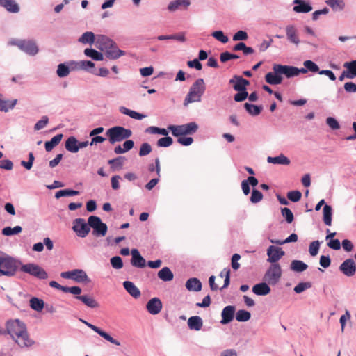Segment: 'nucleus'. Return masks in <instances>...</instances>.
I'll use <instances>...</instances> for the list:
<instances>
[{"instance_id":"44","label":"nucleus","mask_w":356,"mask_h":356,"mask_svg":"<svg viewBox=\"0 0 356 356\" xmlns=\"http://www.w3.org/2000/svg\"><path fill=\"white\" fill-rule=\"evenodd\" d=\"M233 51H242L244 55H250L254 52L252 47H247L244 42H238L233 47Z\"/></svg>"},{"instance_id":"51","label":"nucleus","mask_w":356,"mask_h":356,"mask_svg":"<svg viewBox=\"0 0 356 356\" xmlns=\"http://www.w3.org/2000/svg\"><path fill=\"white\" fill-rule=\"evenodd\" d=\"M79 194V192L78 191H74L72 189H64V190H60L57 191L55 194V197L58 199L61 197H65V196H73V195H77Z\"/></svg>"},{"instance_id":"5","label":"nucleus","mask_w":356,"mask_h":356,"mask_svg":"<svg viewBox=\"0 0 356 356\" xmlns=\"http://www.w3.org/2000/svg\"><path fill=\"white\" fill-rule=\"evenodd\" d=\"M9 44L17 46L21 51L29 56H35L39 51L38 47L33 40H12Z\"/></svg>"},{"instance_id":"20","label":"nucleus","mask_w":356,"mask_h":356,"mask_svg":"<svg viewBox=\"0 0 356 356\" xmlns=\"http://www.w3.org/2000/svg\"><path fill=\"white\" fill-rule=\"evenodd\" d=\"M146 309L149 314H157L162 309V302L159 298H153L147 302Z\"/></svg>"},{"instance_id":"41","label":"nucleus","mask_w":356,"mask_h":356,"mask_svg":"<svg viewBox=\"0 0 356 356\" xmlns=\"http://www.w3.org/2000/svg\"><path fill=\"white\" fill-rule=\"evenodd\" d=\"M79 42L83 44H92L94 42L95 43L96 37L95 34L91 31L85 32L78 40Z\"/></svg>"},{"instance_id":"50","label":"nucleus","mask_w":356,"mask_h":356,"mask_svg":"<svg viewBox=\"0 0 356 356\" xmlns=\"http://www.w3.org/2000/svg\"><path fill=\"white\" fill-rule=\"evenodd\" d=\"M326 3L335 10H342L345 7V3L343 0H327Z\"/></svg>"},{"instance_id":"59","label":"nucleus","mask_w":356,"mask_h":356,"mask_svg":"<svg viewBox=\"0 0 356 356\" xmlns=\"http://www.w3.org/2000/svg\"><path fill=\"white\" fill-rule=\"evenodd\" d=\"M152 150V147L148 143H143L140 145L138 154L140 156H144L151 153Z\"/></svg>"},{"instance_id":"63","label":"nucleus","mask_w":356,"mask_h":356,"mask_svg":"<svg viewBox=\"0 0 356 356\" xmlns=\"http://www.w3.org/2000/svg\"><path fill=\"white\" fill-rule=\"evenodd\" d=\"M49 122V118L47 115H44L42 117L41 120H40L35 125L34 129L35 131H38L44 128Z\"/></svg>"},{"instance_id":"47","label":"nucleus","mask_w":356,"mask_h":356,"mask_svg":"<svg viewBox=\"0 0 356 356\" xmlns=\"http://www.w3.org/2000/svg\"><path fill=\"white\" fill-rule=\"evenodd\" d=\"M22 231V227L21 226H15L14 227H6L2 229V234L3 236H10L15 234H18Z\"/></svg>"},{"instance_id":"21","label":"nucleus","mask_w":356,"mask_h":356,"mask_svg":"<svg viewBox=\"0 0 356 356\" xmlns=\"http://www.w3.org/2000/svg\"><path fill=\"white\" fill-rule=\"evenodd\" d=\"M235 311L236 308L234 306H226L221 313L222 320L220 321V323L225 325L230 323L234 317Z\"/></svg>"},{"instance_id":"17","label":"nucleus","mask_w":356,"mask_h":356,"mask_svg":"<svg viewBox=\"0 0 356 356\" xmlns=\"http://www.w3.org/2000/svg\"><path fill=\"white\" fill-rule=\"evenodd\" d=\"M285 252L282 248L270 245L267 250V255L268 256V261L272 264H277L282 257L284 255Z\"/></svg>"},{"instance_id":"12","label":"nucleus","mask_w":356,"mask_h":356,"mask_svg":"<svg viewBox=\"0 0 356 356\" xmlns=\"http://www.w3.org/2000/svg\"><path fill=\"white\" fill-rule=\"evenodd\" d=\"M80 321L82 322L83 323H84L87 327H88L89 328L92 330L94 332L97 333L99 335H100L102 337H103L105 340H106V341H108L111 342V343L115 344L116 346H120V341H118V340H116L114 338H113L109 334H108L107 332H106L104 330H101L97 326H95V325H92V324L86 321L85 320H83V319H80Z\"/></svg>"},{"instance_id":"39","label":"nucleus","mask_w":356,"mask_h":356,"mask_svg":"<svg viewBox=\"0 0 356 356\" xmlns=\"http://www.w3.org/2000/svg\"><path fill=\"white\" fill-rule=\"evenodd\" d=\"M63 136V134H59L54 136L49 141H47L44 144L46 151L51 152L54 147L60 143Z\"/></svg>"},{"instance_id":"54","label":"nucleus","mask_w":356,"mask_h":356,"mask_svg":"<svg viewBox=\"0 0 356 356\" xmlns=\"http://www.w3.org/2000/svg\"><path fill=\"white\" fill-rule=\"evenodd\" d=\"M282 216L285 218L288 223H291L294 220V216L290 209L284 207L281 209Z\"/></svg>"},{"instance_id":"29","label":"nucleus","mask_w":356,"mask_h":356,"mask_svg":"<svg viewBox=\"0 0 356 356\" xmlns=\"http://www.w3.org/2000/svg\"><path fill=\"white\" fill-rule=\"evenodd\" d=\"M265 80L270 85H279L282 83L283 78L280 74L273 71V72H268L266 74Z\"/></svg>"},{"instance_id":"26","label":"nucleus","mask_w":356,"mask_h":356,"mask_svg":"<svg viewBox=\"0 0 356 356\" xmlns=\"http://www.w3.org/2000/svg\"><path fill=\"white\" fill-rule=\"evenodd\" d=\"M185 286L189 291L198 292L201 291L202 285L199 279L192 277L186 281Z\"/></svg>"},{"instance_id":"31","label":"nucleus","mask_w":356,"mask_h":356,"mask_svg":"<svg viewBox=\"0 0 356 356\" xmlns=\"http://www.w3.org/2000/svg\"><path fill=\"white\" fill-rule=\"evenodd\" d=\"M202 319L198 316H191L188 320V326L191 330L199 331L202 329Z\"/></svg>"},{"instance_id":"16","label":"nucleus","mask_w":356,"mask_h":356,"mask_svg":"<svg viewBox=\"0 0 356 356\" xmlns=\"http://www.w3.org/2000/svg\"><path fill=\"white\" fill-rule=\"evenodd\" d=\"M95 47L101 51H105L107 49L115 47V42L106 35H97L96 36Z\"/></svg>"},{"instance_id":"9","label":"nucleus","mask_w":356,"mask_h":356,"mask_svg":"<svg viewBox=\"0 0 356 356\" xmlns=\"http://www.w3.org/2000/svg\"><path fill=\"white\" fill-rule=\"evenodd\" d=\"M88 225L93 229L92 234L96 236H104L106 234L108 227L101 218L96 216L88 218Z\"/></svg>"},{"instance_id":"64","label":"nucleus","mask_w":356,"mask_h":356,"mask_svg":"<svg viewBox=\"0 0 356 356\" xmlns=\"http://www.w3.org/2000/svg\"><path fill=\"white\" fill-rule=\"evenodd\" d=\"M320 242L318 241H314L309 244V252L312 256H316L319 250Z\"/></svg>"},{"instance_id":"61","label":"nucleus","mask_w":356,"mask_h":356,"mask_svg":"<svg viewBox=\"0 0 356 356\" xmlns=\"http://www.w3.org/2000/svg\"><path fill=\"white\" fill-rule=\"evenodd\" d=\"M302 197V193L299 191H291L287 193V197L293 202H298Z\"/></svg>"},{"instance_id":"58","label":"nucleus","mask_w":356,"mask_h":356,"mask_svg":"<svg viewBox=\"0 0 356 356\" xmlns=\"http://www.w3.org/2000/svg\"><path fill=\"white\" fill-rule=\"evenodd\" d=\"M263 194L261 192L258 191L257 189H253L252 191L250 201L253 204L258 203L261 202L263 199Z\"/></svg>"},{"instance_id":"25","label":"nucleus","mask_w":356,"mask_h":356,"mask_svg":"<svg viewBox=\"0 0 356 356\" xmlns=\"http://www.w3.org/2000/svg\"><path fill=\"white\" fill-rule=\"evenodd\" d=\"M75 298L81 301L87 307L95 309L99 307L98 302L90 295L76 296Z\"/></svg>"},{"instance_id":"18","label":"nucleus","mask_w":356,"mask_h":356,"mask_svg":"<svg viewBox=\"0 0 356 356\" xmlns=\"http://www.w3.org/2000/svg\"><path fill=\"white\" fill-rule=\"evenodd\" d=\"M229 83L232 85L236 91L246 90V86L250 84V81L238 75H234L229 81Z\"/></svg>"},{"instance_id":"62","label":"nucleus","mask_w":356,"mask_h":356,"mask_svg":"<svg viewBox=\"0 0 356 356\" xmlns=\"http://www.w3.org/2000/svg\"><path fill=\"white\" fill-rule=\"evenodd\" d=\"M111 264L113 268L121 269L123 267V261L120 257L115 256L111 259Z\"/></svg>"},{"instance_id":"8","label":"nucleus","mask_w":356,"mask_h":356,"mask_svg":"<svg viewBox=\"0 0 356 356\" xmlns=\"http://www.w3.org/2000/svg\"><path fill=\"white\" fill-rule=\"evenodd\" d=\"M282 269L279 264H272L266 272L264 280L271 285H275L282 277Z\"/></svg>"},{"instance_id":"52","label":"nucleus","mask_w":356,"mask_h":356,"mask_svg":"<svg viewBox=\"0 0 356 356\" xmlns=\"http://www.w3.org/2000/svg\"><path fill=\"white\" fill-rule=\"evenodd\" d=\"M343 67L346 68L352 79L356 77V60L346 62Z\"/></svg>"},{"instance_id":"24","label":"nucleus","mask_w":356,"mask_h":356,"mask_svg":"<svg viewBox=\"0 0 356 356\" xmlns=\"http://www.w3.org/2000/svg\"><path fill=\"white\" fill-rule=\"evenodd\" d=\"M293 3L296 6L293 10L298 13H307L312 10V6L303 0H294Z\"/></svg>"},{"instance_id":"28","label":"nucleus","mask_w":356,"mask_h":356,"mask_svg":"<svg viewBox=\"0 0 356 356\" xmlns=\"http://www.w3.org/2000/svg\"><path fill=\"white\" fill-rule=\"evenodd\" d=\"M123 286L125 290L134 298H138L140 296V291L138 288L131 281H124Z\"/></svg>"},{"instance_id":"38","label":"nucleus","mask_w":356,"mask_h":356,"mask_svg":"<svg viewBox=\"0 0 356 356\" xmlns=\"http://www.w3.org/2000/svg\"><path fill=\"white\" fill-rule=\"evenodd\" d=\"M190 5L189 0H175L171 1L168 6V10L170 12H174L181 6L187 7Z\"/></svg>"},{"instance_id":"22","label":"nucleus","mask_w":356,"mask_h":356,"mask_svg":"<svg viewBox=\"0 0 356 356\" xmlns=\"http://www.w3.org/2000/svg\"><path fill=\"white\" fill-rule=\"evenodd\" d=\"M131 264L136 268H144L146 266L145 259L141 256L137 249H132L131 251Z\"/></svg>"},{"instance_id":"55","label":"nucleus","mask_w":356,"mask_h":356,"mask_svg":"<svg viewBox=\"0 0 356 356\" xmlns=\"http://www.w3.org/2000/svg\"><path fill=\"white\" fill-rule=\"evenodd\" d=\"M173 143V140L170 136H165L158 140L156 145L159 147H168Z\"/></svg>"},{"instance_id":"60","label":"nucleus","mask_w":356,"mask_h":356,"mask_svg":"<svg viewBox=\"0 0 356 356\" xmlns=\"http://www.w3.org/2000/svg\"><path fill=\"white\" fill-rule=\"evenodd\" d=\"M211 35L222 43H227L229 40L228 37L222 31H216L211 33Z\"/></svg>"},{"instance_id":"11","label":"nucleus","mask_w":356,"mask_h":356,"mask_svg":"<svg viewBox=\"0 0 356 356\" xmlns=\"http://www.w3.org/2000/svg\"><path fill=\"white\" fill-rule=\"evenodd\" d=\"M286 38L291 43L298 47L301 41L298 28L294 24H288L285 27Z\"/></svg>"},{"instance_id":"32","label":"nucleus","mask_w":356,"mask_h":356,"mask_svg":"<svg viewBox=\"0 0 356 356\" xmlns=\"http://www.w3.org/2000/svg\"><path fill=\"white\" fill-rule=\"evenodd\" d=\"M125 52L118 49L117 44L115 42V47H111V49H107L105 50V55L107 58L115 60L119 58L121 56L124 55Z\"/></svg>"},{"instance_id":"27","label":"nucleus","mask_w":356,"mask_h":356,"mask_svg":"<svg viewBox=\"0 0 356 356\" xmlns=\"http://www.w3.org/2000/svg\"><path fill=\"white\" fill-rule=\"evenodd\" d=\"M0 6L10 13H17L19 11V6L14 0H0Z\"/></svg>"},{"instance_id":"33","label":"nucleus","mask_w":356,"mask_h":356,"mask_svg":"<svg viewBox=\"0 0 356 356\" xmlns=\"http://www.w3.org/2000/svg\"><path fill=\"white\" fill-rule=\"evenodd\" d=\"M78 140L74 136H70L65 141V149L72 153H76L79 152V147L77 145Z\"/></svg>"},{"instance_id":"43","label":"nucleus","mask_w":356,"mask_h":356,"mask_svg":"<svg viewBox=\"0 0 356 356\" xmlns=\"http://www.w3.org/2000/svg\"><path fill=\"white\" fill-rule=\"evenodd\" d=\"M308 268L307 264L300 260H293L291 264V269L294 272H303Z\"/></svg>"},{"instance_id":"40","label":"nucleus","mask_w":356,"mask_h":356,"mask_svg":"<svg viewBox=\"0 0 356 356\" xmlns=\"http://www.w3.org/2000/svg\"><path fill=\"white\" fill-rule=\"evenodd\" d=\"M244 108L247 112L252 116H257L259 115L263 109L262 106H257L250 103H245Z\"/></svg>"},{"instance_id":"57","label":"nucleus","mask_w":356,"mask_h":356,"mask_svg":"<svg viewBox=\"0 0 356 356\" xmlns=\"http://www.w3.org/2000/svg\"><path fill=\"white\" fill-rule=\"evenodd\" d=\"M303 65L305 67L308 71L316 73L318 72L319 67L317 64H316L314 61L307 60L303 62Z\"/></svg>"},{"instance_id":"14","label":"nucleus","mask_w":356,"mask_h":356,"mask_svg":"<svg viewBox=\"0 0 356 356\" xmlns=\"http://www.w3.org/2000/svg\"><path fill=\"white\" fill-rule=\"evenodd\" d=\"M80 321L82 322L83 323H84L87 327H88L89 328L92 330L94 332L97 333L99 335H100L102 337H103L105 340H106V341H108L111 342V343L115 344L116 346H120V341H118V340H116L114 338H113L109 334H108L107 332H106L104 330H101L97 326H95V325H92V324L86 321L85 320H83V319H80Z\"/></svg>"},{"instance_id":"1","label":"nucleus","mask_w":356,"mask_h":356,"mask_svg":"<svg viewBox=\"0 0 356 356\" xmlns=\"http://www.w3.org/2000/svg\"><path fill=\"white\" fill-rule=\"evenodd\" d=\"M6 331L0 328V334H8L20 347H28L33 344L24 322L19 319L9 320L6 323Z\"/></svg>"},{"instance_id":"35","label":"nucleus","mask_w":356,"mask_h":356,"mask_svg":"<svg viewBox=\"0 0 356 356\" xmlns=\"http://www.w3.org/2000/svg\"><path fill=\"white\" fill-rule=\"evenodd\" d=\"M267 161L270 163L284 165H288L291 163L289 159L285 156L283 154H280L279 156L275 157L268 156L267 158Z\"/></svg>"},{"instance_id":"37","label":"nucleus","mask_w":356,"mask_h":356,"mask_svg":"<svg viewBox=\"0 0 356 356\" xmlns=\"http://www.w3.org/2000/svg\"><path fill=\"white\" fill-rule=\"evenodd\" d=\"M158 277L163 282H169L173 280V273L168 267H163L158 272Z\"/></svg>"},{"instance_id":"6","label":"nucleus","mask_w":356,"mask_h":356,"mask_svg":"<svg viewBox=\"0 0 356 356\" xmlns=\"http://www.w3.org/2000/svg\"><path fill=\"white\" fill-rule=\"evenodd\" d=\"M168 129L171 131L175 137L184 135H192L198 129V125L195 122H191L181 125H169Z\"/></svg>"},{"instance_id":"23","label":"nucleus","mask_w":356,"mask_h":356,"mask_svg":"<svg viewBox=\"0 0 356 356\" xmlns=\"http://www.w3.org/2000/svg\"><path fill=\"white\" fill-rule=\"evenodd\" d=\"M70 65L71 66H72V68H75L77 70H83L88 71L90 73H95V64L90 60H81L79 62L71 61Z\"/></svg>"},{"instance_id":"15","label":"nucleus","mask_w":356,"mask_h":356,"mask_svg":"<svg viewBox=\"0 0 356 356\" xmlns=\"http://www.w3.org/2000/svg\"><path fill=\"white\" fill-rule=\"evenodd\" d=\"M273 71L277 73L286 76L287 78H291L296 76V67L291 65H284L281 64H275L273 67Z\"/></svg>"},{"instance_id":"3","label":"nucleus","mask_w":356,"mask_h":356,"mask_svg":"<svg viewBox=\"0 0 356 356\" xmlns=\"http://www.w3.org/2000/svg\"><path fill=\"white\" fill-rule=\"evenodd\" d=\"M21 265L20 261L10 256L0 257V276H14Z\"/></svg>"},{"instance_id":"4","label":"nucleus","mask_w":356,"mask_h":356,"mask_svg":"<svg viewBox=\"0 0 356 356\" xmlns=\"http://www.w3.org/2000/svg\"><path fill=\"white\" fill-rule=\"evenodd\" d=\"M106 135L108 138L109 143L112 145L115 143L121 142L130 138L132 135V131L129 129H126L121 126H115L108 129Z\"/></svg>"},{"instance_id":"13","label":"nucleus","mask_w":356,"mask_h":356,"mask_svg":"<svg viewBox=\"0 0 356 356\" xmlns=\"http://www.w3.org/2000/svg\"><path fill=\"white\" fill-rule=\"evenodd\" d=\"M80 321L82 322L83 323H84L87 327H88L89 328L92 330L94 332L97 333L99 335H100L102 337H103L105 340H106V341H108L111 342V343L115 344L116 346H120V341H118V340H116L114 338H113L109 334H108L107 332H106L104 330H101L97 326H95V325H92V324L86 321L85 320H83V319H80Z\"/></svg>"},{"instance_id":"42","label":"nucleus","mask_w":356,"mask_h":356,"mask_svg":"<svg viewBox=\"0 0 356 356\" xmlns=\"http://www.w3.org/2000/svg\"><path fill=\"white\" fill-rule=\"evenodd\" d=\"M84 54L86 56L90 57L94 60L100 61L104 59L103 54L94 49L87 48L84 50Z\"/></svg>"},{"instance_id":"34","label":"nucleus","mask_w":356,"mask_h":356,"mask_svg":"<svg viewBox=\"0 0 356 356\" xmlns=\"http://www.w3.org/2000/svg\"><path fill=\"white\" fill-rule=\"evenodd\" d=\"M74 273L75 275L73 276L72 280H74L75 282L79 283H88L90 282V280L83 270L74 269Z\"/></svg>"},{"instance_id":"7","label":"nucleus","mask_w":356,"mask_h":356,"mask_svg":"<svg viewBox=\"0 0 356 356\" xmlns=\"http://www.w3.org/2000/svg\"><path fill=\"white\" fill-rule=\"evenodd\" d=\"M22 272L26 273L39 280H45L48 277L47 273L39 265L33 263L22 264L20 267Z\"/></svg>"},{"instance_id":"53","label":"nucleus","mask_w":356,"mask_h":356,"mask_svg":"<svg viewBox=\"0 0 356 356\" xmlns=\"http://www.w3.org/2000/svg\"><path fill=\"white\" fill-rule=\"evenodd\" d=\"M298 241V235L295 233H292L289 236H288L285 240L280 241V240H273L270 239V241L272 243L277 244V245H283L284 243H289L291 242H296Z\"/></svg>"},{"instance_id":"56","label":"nucleus","mask_w":356,"mask_h":356,"mask_svg":"<svg viewBox=\"0 0 356 356\" xmlns=\"http://www.w3.org/2000/svg\"><path fill=\"white\" fill-rule=\"evenodd\" d=\"M312 286V284L310 282H300L294 287L293 290L296 293H300L306 289L311 288Z\"/></svg>"},{"instance_id":"48","label":"nucleus","mask_w":356,"mask_h":356,"mask_svg":"<svg viewBox=\"0 0 356 356\" xmlns=\"http://www.w3.org/2000/svg\"><path fill=\"white\" fill-rule=\"evenodd\" d=\"M44 302L42 299L33 297L30 300V306L31 307L36 311L40 312L44 308Z\"/></svg>"},{"instance_id":"19","label":"nucleus","mask_w":356,"mask_h":356,"mask_svg":"<svg viewBox=\"0 0 356 356\" xmlns=\"http://www.w3.org/2000/svg\"><path fill=\"white\" fill-rule=\"evenodd\" d=\"M339 270L346 276L351 277L355 274L356 265L353 259H346L339 266Z\"/></svg>"},{"instance_id":"30","label":"nucleus","mask_w":356,"mask_h":356,"mask_svg":"<svg viewBox=\"0 0 356 356\" xmlns=\"http://www.w3.org/2000/svg\"><path fill=\"white\" fill-rule=\"evenodd\" d=\"M254 293L258 296H266L270 292V288L266 282L255 284L252 288Z\"/></svg>"},{"instance_id":"45","label":"nucleus","mask_w":356,"mask_h":356,"mask_svg":"<svg viewBox=\"0 0 356 356\" xmlns=\"http://www.w3.org/2000/svg\"><path fill=\"white\" fill-rule=\"evenodd\" d=\"M70 63H60L58 65L57 75L60 78L66 77L70 72Z\"/></svg>"},{"instance_id":"36","label":"nucleus","mask_w":356,"mask_h":356,"mask_svg":"<svg viewBox=\"0 0 356 356\" xmlns=\"http://www.w3.org/2000/svg\"><path fill=\"white\" fill-rule=\"evenodd\" d=\"M119 111L121 113L128 115L130 118L136 120H143L146 117L145 115L139 113L135 111L130 110L124 106H120Z\"/></svg>"},{"instance_id":"49","label":"nucleus","mask_w":356,"mask_h":356,"mask_svg":"<svg viewBox=\"0 0 356 356\" xmlns=\"http://www.w3.org/2000/svg\"><path fill=\"white\" fill-rule=\"evenodd\" d=\"M251 314L244 309L238 310L236 314V319L239 322H245L250 319Z\"/></svg>"},{"instance_id":"10","label":"nucleus","mask_w":356,"mask_h":356,"mask_svg":"<svg viewBox=\"0 0 356 356\" xmlns=\"http://www.w3.org/2000/svg\"><path fill=\"white\" fill-rule=\"evenodd\" d=\"M73 230L77 236L81 238L86 237L90 231L88 222L86 223L83 218H76L73 222Z\"/></svg>"},{"instance_id":"2","label":"nucleus","mask_w":356,"mask_h":356,"mask_svg":"<svg viewBox=\"0 0 356 356\" xmlns=\"http://www.w3.org/2000/svg\"><path fill=\"white\" fill-rule=\"evenodd\" d=\"M205 89L204 79L202 78L197 79L191 86L189 92L184 99V104L186 106L191 103L200 102Z\"/></svg>"},{"instance_id":"46","label":"nucleus","mask_w":356,"mask_h":356,"mask_svg":"<svg viewBox=\"0 0 356 356\" xmlns=\"http://www.w3.org/2000/svg\"><path fill=\"white\" fill-rule=\"evenodd\" d=\"M323 222L326 225H331L332 223V209L331 206L325 204L323 209Z\"/></svg>"}]
</instances>
